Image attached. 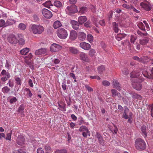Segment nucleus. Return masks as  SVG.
Wrapping results in <instances>:
<instances>
[{
  "instance_id": "f257e3e1",
  "label": "nucleus",
  "mask_w": 153,
  "mask_h": 153,
  "mask_svg": "<svg viewBox=\"0 0 153 153\" xmlns=\"http://www.w3.org/2000/svg\"><path fill=\"white\" fill-rule=\"evenodd\" d=\"M44 27L39 24H33L31 28V31L34 34H41L44 31Z\"/></svg>"
},
{
  "instance_id": "f03ea898",
  "label": "nucleus",
  "mask_w": 153,
  "mask_h": 153,
  "mask_svg": "<svg viewBox=\"0 0 153 153\" xmlns=\"http://www.w3.org/2000/svg\"><path fill=\"white\" fill-rule=\"evenodd\" d=\"M135 145L136 149L138 150L144 149L146 147V144L145 141L140 138L136 139Z\"/></svg>"
},
{
  "instance_id": "7ed1b4c3",
  "label": "nucleus",
  "mask_w": 153,
  "mask_h": 153,
  "mask_svg": "<svg viewBox=\"0 0 153 153\" xmlns=\"http://www.w3.org/2000/svg\"><path fill=\"white\" fill-rule=\"evenodd\" d=\"M57 34L58 37L62 39H65L68 36L67 30L63 27H60L57 29Z\"/></svg>"
},
{
  "instance_id": "20e7f679",
  "label": "nucleus",
  "mask_w": 153,
  "mask_h": 153,
  "mask_svg": "<svg viewBox=\"0 0 153 153\" xmlns=\"http://www.w3.org/2000/svg\"><path fill=\"white\" fill-rule=\"evenodd\" d=\"M140 5L142 9L147 11H150L152 9L151 3L147 0L141 2Z\"/></svg>"
},
{
  "instance_id": "39448f33",
  "label": "nucleus",
  "mask_w": 153,
  "mask_h": 153,
  "mask_svg": "<svg viewBox=\"0 0 153 153\" xmlns=\"http://www.w3.org/2000/svg\"><path fill=\"white\" fill-rule=\"evenodd\" d=\"M65 11L67 14L69 15H72L77 12V7L75 5H73L70 7L68 6L65 10Z\"/></svg>"
},
{
  "instance_id": "423d86ee",
  "label": "nucleus",
  "mask_w": 153,
  "mask_h": 153,
  "mask_svg": "<svg viewBox=\"0 0 153 153\" xmlns=\"http://www.w3.org/2000/svg\"><path fill=\"white\" fill-rule=\"evenodd\" d=\"M0 76H3L1 78V81L5 82L9 79L10 76V74L8 72H7L6 70H3L1 73Z\"/></svg>"
},
{
  "instance_id": "0eeeda50",
  "label": "nucleus",
  "mask_w": 153,
  "mask_h": 153,
  "mask_svg": "<svg viewBox=\"0 0 153 153\" xmlns=\"http://www.w3.org/2000/svg\"><path fill=\"white\" fill-rule=\"evenodd\" d=\"M124 108L125 109L124 112L122 115V117L126 119L131 118L133 114L132 113L129 111L128 108L127 106H124Z\"/></svg>"
},
{
  "instance_id": "6e6552de",
  "label": "nucleus",
  "mask_w": 153,
  "mask_h": 153,
  "mask_svg": "<svg viewBox=\"0 0 153 153\" xmlns=\"http://www.w3.org/2000/svg\"><path fill=\"white\" fill-rule=\"evenodd\" d=\"M138 79H136V82H132V86L133 87L137 90H140L142 87V85L140 82H142L143 80L141 79L139 81H138Z\"/></svg>"
},
{
  "instance_id": "1a4fd4ad",
  "label": "nucleus",
  "mask_w": 153,
  "mask_h": 153,
  "mask_svg": "<svg viewBox=\"0 0 153 153\" xmlns=\"http://www.w3.org/2000/svg\"><path fill=\"white\" fill-rule=\"evenodd\" d=\"M79 59L83 61L87 62H90V59L86 53L81 52L79 54Z\"/></svg>"
},
{
  "instance_id": "9d476101",
  "label": "nucleus",
  "mask_w": 153,
  "mask_h": 153,
  "mask_svg": "<svg viewBox=\"0 0 153 153\" xmlns=\"http://www.w3.org/2000/svg\"><path fill=\"white\" fill-rule=\"evenodd\" d=\"M62 48V47L56 44H53L50 47V51L53 52H57L60 50Z\"/></svg>"
},
{
  "instance_id": "9b49d317",
  "label": "nucleus",
  "mask_w": 153,
  "mask_h": 153,
  "mask_svg": "<svg viewBox=\"0 0 153 153\" xmlns=\"http://www.w3.org/2000/svg\"><path fill=\"white\" fill-rule=\"evenodd\" d=\"M42 13L43 16L47 19H50L52 16L51 12L46 9H43Z\"/></svg>"
},
{
  "instance_id": "f8f14e48",
  "label": "nucleus",
  "mask_w": 153,
  "mask_h": 153,
  "mask_svg": "<svg viewBox=\"0 0 153 153\" xmlns=\"http://www.w3.org/2000/svg\"><path fill=\"white\" fill-rule=\"evenodd\" d=\"M79 46L81 48L85 51H88L91 48V46L90 44L84 42H82L80 43Z\"/></svg>"
},
{
  "instance_id": "ddd939ff",
  "label": "nucleus",
  "mask_w": 153,
  "mask_h": 153,
  "mask_svg": "<svg viewBox=\"0 0 153 153\" xmlns=\"http://www.w3.org/2000/svg\"><path fill=\"white\" fill-rule=\"evenodd\" d=\"M151 73L149 74L148 72L146 70L142 71V73L144 76L148 79H151L153 80V67L151 70Z\"/></svg>"
},
{
  "instance_id": "4468645a",
  "label": "nucleus",
  "mask_w": 153,
  "mask_h": 153,
  "mask_svg": "<svg viewBox=\"0 0 153 153\" xmlns=\"http://www.w3.org/2000/svg\"><path fill=\"white\" fill-rule=\"evenodd\" d=\"M7 40L9 42L12 44H16L17 43V40L15 35L10 34Z\"/></svg>"
},
{
  "instance_id": "2eb2a0df",
  "label": "nucleus",
  "mask_w": 153,
  "mask_h": 153,
  "mask_svg": "<svg viewBox=\"0 0 153 153\" xmlns=\"http://www.w3.org/2000/svg\"><path fill=\"white\" fill-rule=\"evenodd\" d=\"M67 50L69 53L72 54H77L79 52L76 48L74 47H68L67 48Z\"/></svg>"
},
{
  "instance_id": "dca6fc26",
  "label": "nucleus",
  "mask_w": 153,
  "mask_h": 153,
  "mask_svg": "<svg viewBox=\"0 0 153 153\" xmlns=\"http://www.w3.org/2000/svg\"><path fill=\"white\" fill-rule=\"evenodd\" d=\"M25 139L24 137L20 135L18 137L16 140V143L20 146H22L24 144Z\"/></svg>"
},
{
  "instance_id": "f3484780",
  "label": "nucleus",
  "mask_w": 153,
  "mask_h": 153,
  "mask_svg": "<svg viewBox=\"0 0 153 153\" xmlns=\"http://www.w3.org/2000/svg\"><path fill=\"white\" fill-rule=\"evenodd\" d=\"M18 36L19 37L18 42L19 44L20 45H24L25 44L24 37L21 34H19Z\"/></svg>"
},
{
  "instance_id": "a211bd4d",
  "label": "nucleus",
  "mask_w": 153,
  "mask_h": 153,
  "mask_svg": "<svg viewBox=\"0 0 153 153\" xmlns=\"http://www.w3.org/2000/svg\"><path fill=\"white\" fill-rule=\"evenodd\" d=\"M47 50L45 48H41L36 50L35 52V54L36 55H39L45 54Z\"/></svg>"
},
{
  "instance_id": "6ab92c4d",
  "label": "nucleus",
  "mask_w": 153,
  "mask_h": 153,
  "mask_svg": "<svg viewBox=\"0 0 153 153\" xmlns=\"http://www.w3.org/2000/svg\"><path fill=\"white\" fill-rule=\"evenodd\" d=\"M78 37L79 40L83 41L86 39V35L82 32H80L78 33Z\"/></svg>"
},
{
  "instance_id": "aec40b11",
  "label": "nucleus",
  "mask_w": 153,
  "mask_h": 153,
  "mask_svg": "<svg viewBox=\"0 0 153 153\" xmlns=\"http://www.w3.org/2000/svg\"><path fill=\"white\" fill-rule=\"evenodd\" d=\"M112 27L113 30L116 33H119L120 31V29L118 27V24L116 22H113L112 23Z\"/></svg>"
},
{
  "instance_id": "412c9836",
  "label": "nucleus",
  "mask_w": 153,
  "mask_h": 153,
  "mask_svg": "<svg viewBox=\"0 0 153 153\" xmlns=\"http://www.w3.org/2000/svg\"><path fill=\"white\" fill-rule=\"evenodd\" d=\"M11 22L9 21L8 20L6 23L5 22V21L3 20H0V27H6L9 25H12Z\"/></svg>"
},
{
  "instance_id": "4be33fe9",
  "label": "nucleus",
  "mask_w": 153,
  "mask_h": 153,
  "mask_svg": "<svg viewBox=\"0 0 153 153\" xmlns=\"http://www.w3.org/2000/svg\"><path fill=\"white\" fill-rule=\"evenodd\" d=\"M112 85L114 88H116L117 90H120L121 89L120 85L116 80L114 79L113 80Z\"/></svg>"
},
{
  "instance_id": "5701e85b",
  "label": "nucleus",
  "mask_w": 153,
  "mask_h": 153,
  "mask_svg": "<svg viewBox=\"0 0 153 153\" xmlns=\"http://www.w3.org/2000/svg\"><path fill=\"white\" fill-rule=\"evenodd\" d=\"M77 36V34L76 31L74 30H72L70 33V39L72 40H74L76 38Z\"/></svg>"
},
{
  "instance_id": "b1692460",
  "label": "nucleus",
  "mask_w": 153,
  "mask_h": 153,
  "mask_svg": "<svg viewBox=\"0 0 153 153\" xmlns=\"http://www.w3.org/2000/svg\"><path fill=\"white\" fill-rule=\"evenodd\" d=\"M71 24L72 27L75 30H77L79 28V23L77 21L72 20L71 21Z\"/></svg>"
},
{
  "instance_id": "393cba45",
  "label": "nucleus",
  "mask_w": 153,
  "mask_h": 153,
  "mask_svg": "<svg viewBox=\"0 0 153 153\" xmlns=\"http://www.w3.org/2000/svg\"><path fill=\"white\" fill-rule=\"evenodd\" d=\"M87 20V18L85 16H81L78 18V21L79 24H82Z\"/></svg>"
},
{
  "instance_id": "a878e982",
  "label": "nucleus",
  "mask_w": 153,
  "mask_h": 153,
  "mask_svg": "<svg viewBox=\"0 0 153 153\" xmlns=\"http://www.w3.org/2000/svg\"><path fill=\"white\" fill-rule=\"evenodd\" d=\"M131 78H137L140 75V73L135 71H132L131 74Z\"/></svg>"
},
{
  "instance_id": "bb28decb",
  "label": "nucleus",
  "mask_w": 153,
  "mask_h": 153,
  "mask_svg": "<svg viewBox=\"0 0 153 153\" xmlns=\"http://www.w3.org/2000/svg\"><path fill=\"white\" fill-rule=\"evenodd\" d=\"M111 93L112 94V96L113 97H115L117 95L119 97H120L121 95L120 94L117 92V90L115 89H112L111 90Z\"/></svg>"
},
{
  "instance_id": "cd10ccee",
  "label": "nucleus",
  "mask_w": 153,
  "mask_h": 153,
  "mask_svg": "<svg viewBox=\"0 0 153 153\" xmlns=\"http://www.w3.org/2000/svg\"><path fill=\"white\" fill-rule=\"evenodd\" d=\"M62 24L60 21H55L53 24V27L55 29H57L61 26Z\"/></svg>"
},
{
  "instance_id": "c85d7f7f",
  "label": "nucleus",
  "mask_w": 153,
  "mask_h": 153,
  "mask_svg": "<svg viewBox=\"0 0 153 153\" xmlns=\"http://www.w3.org/2000/svg\"><path fill=\"white\" fill-rule=\"evenodd\" d=\"M149 40L148 38H145L140 40V43L142 45H145L149 42Z\"/></svg>"
},
{
  "instance_id": "c756f323",
  "label": "nucleus",
  "mask_w": 153,
  "mask_h": 153,
  "mask_svg": "<svg viewBox=\"0 0 153 153\" xmlns=\"http://www.w3.org/2000/svg\"><path fill=\"white\" fill-rule=\"evenodd\" d=\"M29 49L28 48H26L21 50L20 51V53H21V55H27V54L29 52Z\"/></svg>"
},
{
  "instance_id": "7c9ffc66",
  "label": "nucleus",
  "mask_w": 153,
  "mask_h": 153,
  "mask_svg": "<svg viewBox=\"0 0 153 153\" xmlns=\"http://www.w3.org/2000/svg\"><path fill=\"white\" fill-rule=\"evenodd\" d=\"M137 25L138 27L142 31L145 32L146 31L145 26L141 22H137Z\"/></svg>"
},
{
  "instance_id": "2f4dec72",
  "label": "nucleus",
  "mask_w": 153,
  "mask_h": 153,
  "mask_svg": "<svg viewBox=\"0 0 153 153\" xmlns=\"http://www.w3.org/2000/svg\"><path fill=\"white\" fill-rule=\"evenodd\" d=\"M130 94L133 99H140L141 98V97L140 95L135 93L132 92L130 93Z\"/></svg>"
},
{
  "instance_id": "473e14b6",
  "label": "nucleus",
  "mask_w": 153,
  "mask_h": 153,
  "mask_svg": "<svg viewBox=\"0 0 153 153\" xmlns=\"http://www.w3.org/2000/svg\"><path fill=\"white\" fill-rule=\"evenodd\" d=\"M88 11V9L86 7H82L80 8V10L79 11V13L81 14H84Z\"/></svg>"
},
{
  "instance_id": "72a5a7b5",
  "label": "nucleus",
  "mask_w": 153,
  "mask_h": 153,
  "mask_svg": "<svg viewBox=\"0 0 153 153\" xmlns=\"http://www.w3.org/2000/svg\"><path fill=\"white\" fill-rule=\"evenodd\" d=\"M43 5L45 7L50 8V6H52L53 4H51V1L50 0L47 1L43 4Z\"/></svg>"
},
{
  "instance_id": "f704fd0d",
  "label": "nucleus",
  "mask_w": 153,
  "mask_h": 153,
  "mask_svg": "<svg viewBox=\"0 0 153 153\" xmlns=\"http://www.w3.org/2000/svg\"><path fill=\"white\" fill-rule=\"evenodd\" d=\"M79 131L80 132H84L87 131L88 132H89V130L88 128L85 126H81L79 129Z\"/></svg>"
},
{
  "instance_id": "c9c22d12",
  "label": "nucleus",
  "mask_w": 153,
  "mask_h": 153,
  "mask_svg": "<svg viewBox=\"0 0 153 153\" xmlns=\"http://www.w3.org/2000/svg\"><path fill=\"white\" fill-rule=\"evenodd\" d=\"M10 91V88L7 86H5L3 87L2 89V92L4 94H7Z\"/></svg>"
},
{
  "instance_id": "e433bc0d",
  "label": "nucleus",
  "mask_w": 153,
  "mask_h": 153,
  "mask_svg": "<svg viewBox=\"0 0 153 153\" xmlns=\"http://www.w3.org/2000/svg\"><path fill=\"white\" fill-rule=\"evenodd\" d=\"M97 70L99 73L101 74L105 71V67L104 66L102 65L98 67Z\"/></svg>"
},
{
  "instance_id": "4c0bfd02",
  "label": "nucleus",
  "mask_w": 153,
  "mask_h": 153,
  "mask_svg": "<svg viewBox=\"0 0 153 153\" xmlns=\"http://www.w3.org/2000/svg\"><path fill=\"white\" fill-rule=\"evenodd\" d=\"M54 5L56 7L60 8L62 7V4L59 1H56L54 2Z\"/></svg>"
},
{
  "instance_id": "58836bf2",
  "label": "nucleus",
  "mask_w": 153,
  "mask_h": 153,
  "mask_svg": "<svg viewBox=\"0 0 153 153\" xmlns=\"http://www.w3.org/2000/svg\"><path fill=\"white\" fill-rule=\"evenodd\" d=\"M59 106L62 108V110L65 111H66V104L63 102H61L58 104Z\"/></svg>"
},
{
  "instance_id": "ea45409f",
  "label": "nucleus",
  "mask_w": 153,
  "mask_h": 153,
  "mask_svg": "<svg viewBox=\"0 0 153 153\" xmlns=\"http://www.w3.org/2000/svg\"><path fill=\"white\" fill-rule=\"evenodd\" d=\"M33 55L31 53H30L27 56L25 57V61L29 65V62L28 61L29 60L31 59L33 57Z\"/></svg>"
},
{
  "instance_id": "a19ab883",
  "label": "nucleus",
  "mask_w": 153,
  "mask_h": 153,
  "mask_svg": "<svg viewBox=\"0 0 153 153\" xmlns=\"http://www.w3.org/2000/svg\"><path fill=\"white\" fill-rule=\"evenodd\" d=\"M141 131L144 134V137H147V133H146V126H143L141 127Z\"/></svg>"
},
{
  "instance_id": "79ce46f5",
  "label": "nucleus",
  "mask_w": 153,
  "mask_h": 153,
  "mask_svg": "<svg viewBox=\"0 0 153 153\" xmlns=\"http://www.w3.org/2000/svg\"><path fill=\"white\" fill-rule=\"evenodd\" d=\"M18 28L20 30H24L26 28V25L24 23H20L18 26Z\"/></svg>"
},
{
  "instance_id": "37998d69",
  "label": "nucleus",
  "mask_w": 153,
  "mask_h": 153,
  "mask_svg": "<svg viewBox=\"0 0 153 153\" xmlns=\"http://www.w3.org/2000/svg\"><path fill=\"white\" fill-rule=\"evenodd\" d=\"M150 59L147 56H145L141 58V62L144 63H146L148 62Z\"/></svg>"
},
{
  "instance_id": "c03bdc74",
  "label": "nucleus",
  "mask_w": 153,
  "mask_h": 153,
  "mask_svg": "<svg viewBox=\"0 0 153 153\" xmlns=\"http://www.w3.org/2000/svg\"><path fill=\"white\" fill-rule=\"evenodd\" d=\"M87 38L88 41L91 43L93 41L94 38L91 34H89L87 36Z\"/></svg>"
},
{
  "instance_id": "a18cd8bd",
  "label": "nucleus",
  "mask_w": 153,
  "mask_h": 153,
  "mask_svg": "<svg viewBox=\"0 0 153 153\" xmlns=\"http://www.w3.org/2000/svg\"><path fill=\"white\" fill-rule=\"evenodd\" d=\"M25 91L27 92V94L28 95L29 97L31 98L33 95L30 90L28 88H25Z\"/></svg>"
},
{
  "instance_id": "49530a36",
  "label": "nucleus",
  "mask_w": 153,
  "mask_h": 153,
  "mask_svg": "<svg viewBox=\"0 0 153 153\" xmlns=\"http://www.w3.org/2000/svg\"><path fill=\"white\" fill-rule=\"evenodd\" d=\"M96 51L94 49H92L90 50L89 53V55L90 56H93L95 54Z\"/></svg>"
},
{
  "instance_id": "de8ad7c7",
  "label": "nucleus",
  "mask_w": 153,
  "mask_h": 153,
  "mask_svg": "<svg viewBox=\"0 0 153 153\" xmlns=\"http://www.w3.org/2000/svg\"><path fill=\"white\" fill-rule=\"evenodd\" d=\"M137 33L138 35L141 36H146L147 35V32L143 33L140 31L139 30H137Z\"/></svg>"
},
{
  "instance_id": "09e8293b",
  "label": "nucleus",
  "mask_w": 153,
  "mask_h": 153,
  "mask_svg": "<svg viewBox=\"0 0 153 153\" xmlns=\"http://www.w3.org/2000/svg\"><path fill=\"white\" fill-rule=\"evenodd\" d=\"M111 130L113 133H114L116 134L118 131V129H117V127L114 125V128L111 129Z\"/></svg>"
},
{
  "instance_id": "8fccbe9b",
  "label": "nucleus",
  "mask_w": 153,
  "mask_h": 153,
  "mask_svg": "<svg viewBox=\"0 0 153 153\" xmlns=\"http://www.w3.org/2000/svg\"><path fill=\"white\" fill-rule=\"evenodd\" d=\"M17 100V99L15 97H13L10 100L9 102L10 104L15 103Z\"/></svg>"
},
{
  "instance_id": "3c124183",
  "label": "nucleus",
  "mask_w": 153,
  "mask_h": 153,
  "mask_svg": "<svg viewBox=\"0 0 153 153\" xmlns=\"http://www.w3.org/2000/svg\"><path fill=\"white\" fill-rule=\"evenodd\" d=\"M15 80L16 82V84L19 85H21L22 84L21 79L19 77H16Z\"/></svg>"
},
{
  "instance_id": "603ef678",
  "label": "nucleus",
  "mask_w": 153,
  "mask_h": 153,
  "mask_svg": "<svg viewBox=\"0 0 153 153\" xmlns=\"http://www.w3.org/2000/svg\"><path fill=\"white\" fill-rule=\"evenodd\" d=\"M25 108L24 104H22L18 108V111L19 113H21L22 112Z\"/></svg>"
},
{
  "instance_id": "864d4df0",
  "label": "nucleus",
  "mask_w": 153,
  "mask_h": 153,
  "mask_svg": "<svg viewBox=\"0 0 153 153\" xmlns=\"http://www.w3.org/2000/svg\"><path fill=\"white\" fill-rule=\"evenodd\" d=\"M54 153H69L65 149L57 150Z\"/></svg>"
},
{
  "instance_id": "5fc2aeb1",
  "label": "nucleus",
  "mask_w": 153,
  "mask_h": 153,
  "mask_svg": "<svg viewBox=\"0 0 153 153\" xmlns=\"http://www.w3.org/2000/svg\"><path fill=\"white\" fill-rule=\"evenodd\" d=\"M122 71L123 74L126 75H127L129 73L128 69L127 68H124L122 70Z\"/></svg>"
},
{
  "instance_id": "6e6d98bb",
  "label": "nucleus",
  "mask_w": 153,
  "mask_h": 153,
  "mask_svg": "<svg viewBox=\"0 0 153 153\" xmlns=\"http://www.w3.org/2000/svg\"><path fill=\"white\" fill-rule=\"evenodd\" d=\"M123 7L126 8L128 9H130L131 10V8L132 7V5H129L127 4H124L123 5Z\"/></svg>"
},
{
  "instance_id": "4d7b16f0",
  "label": "nucleus",
  "mask_w": 153,
  "mask_h": 153,
  "mask_svg": "<svg viewBox=\"0 0 153 153\" xmlns=\"http://www.w3.org/2000/svg\"><path fill=\"white\" fill-rule=\"evenodd\" d=\"M85 87L87 88L89 92H91L93 91V89L88 85H85Z\"/></svg>"
},
{
  "instance_id": "13d9d810",
  "label": "nucleus",
  "mask_w": 153,
  "mask_h": 153,
  "mask_svg": "<svg viewBox=\"0 0 153 153\" xmlns=\"http://www.w3.org/2000/svg\"><path fill=\"white\" fill-rule=\"evenodd\" d=\"M90 78L93 79H96L97 80H100L101 79L100 77L97 76H90Z\"/></svg>"
},
{
  "instance_id": "bf43d9fd",
  "label": "nucleus",
  "mask_w": 153,
  "mask_h": 153,
  "mask_svg": "<svg viewBox=\"0 0 153 153\" xmlns=\"http://www.w3.org/2000/svg\"><path fill=\"white\" fill-rule=\"evenodd\" d=\"M89 133H90L89 131V132H87V131H85L83 132H82V136L84 137H87L88 134H89V135L90 136V134Z\"/></svg>"
},
{
  "instance_id": "052dcab7",
  "label": "nucleus",
  "mask_w": 153,
  "mask_h": 153,
  "mask_svg": "<svg viewBox=\"0 0 153 153\" xmlns=\"http://www.w3.org/2000/svg\"><path fill=\"white\" fill-rule=\"evenodd\" d=\"M102 84L105 86H108L110 85V82L107 81H103L102 82Z\"/></svg>"
},
{
  "instance_id": "680f3d73",
  "label": "nucleus",
  "mask_w": 153,
  "mask_h": 153,
  "mask_svg": "<svg viewBox=\"0 0 153 153\" xmlns=\"http://www.w3.org/2000/svg\"><path fill=\"white\" fill-rule=\"evenodd\" d=\"M37 153H44V150L42 148L40 147L38 148L37 150Z\"/></svg>"
},
{
  "instance_id": "e2e57ef3",
  "label": "nucleus",
  "mask_w": 153,
  "mask_h": 153,
  "mask_svg": "<svg viewBox=\"0 0 153 153\" xmlns=\"http://www.w3.org/2000/svg\"><path fill=\"white\" fill-rule=\"evenodd\" d=\"M53 62L55 64H58L60 62V60L58 59H54L53 60Z\"/></svg>"
},
{
  "instance_id": "0e129e2a",
  "label": "nucleus",
  "mask_w": 153,
  "mask_h": 153,
  "mask_svg": "<svg viewBox=\"0 0 153 153\" xmlns=\"http://www.w3.org/2000/svg\"><path fill=\"white\" fill-rule=\"evenodd\" d=\"M98 140L99 141V143L102 145V146H104L105 144L104 140H103L102 137L100 138V139H98Z\"/></svg>"
},
{
  "instance_id": "69168bd1",
  "label": "nucleus",
  "mask_w": 153,
  "mask_h": 153,
  "mask_svg": "<svg viewBox=\"0 0 153 153\" xmlns=\"http://www.w3.org/2000/svg\"><path fill=\"white\" fill-rule=\"evenodd\" d=\"M117 35H118V37H120L122 39L124 38L126 36V34L124 33L119 34Z\"/></svg>"
},
{
  "instance_id": "338daca9",
  "label": "nucleus",
  "mask_w": 153,
  "mask_h": 153,
  "mask_svg": "<svg viewBox=\"0 0 153 153\" xmlns=\"http://www.w3.org/2000/svg\"><path fill=\"white\" fill-rule=\"evenodd\" d=\"M133 59L134 60L141 62V58H140L139 57H138L137 56H133Z\"/></svg>"
},
{
  "instance_id": "774afa93",
  "label": "nucleus",
  "mask_w": 153,
  "mask_h": 153,
  "mask_svg": "<svg viewBox=\"0 0 153 153\" xmlns=\"http://www.w3.org/2000/svg\"><path fill=\"white\" fill-rule=\"evenodd\" d=\"M28 85H29L31 87H33V81L32 80L30 79H29L28 81Z\"/></svg>"
}]
</instances>
